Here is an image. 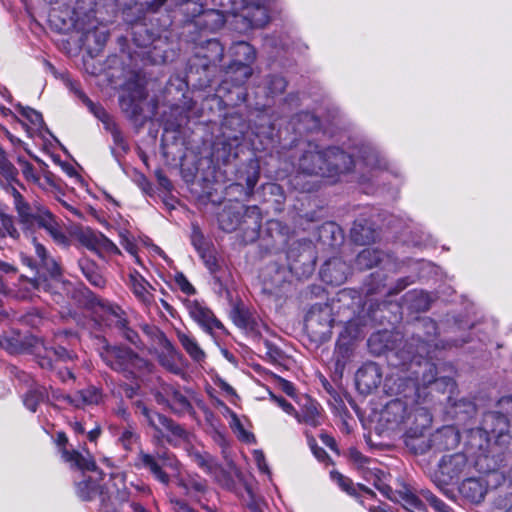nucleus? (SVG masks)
I'll return each instance as SVG.
<instances>
[{"instance_id":"f257e3e1","label":"nucleus","mask_w":512,"mask_h":512,"mask_svg":"<svg viewBox=\"0 0 512 512\" xmlns=\"http://www.w3.org/2000/svg\"><path fill=\"white\" fill-rule=\"evenodd\" d=\"M385 387L391 394L402 396L391 400L381 412V421L389 430L407 428L412 436L421 435L432 422L426 407L420 405V386L411 377L388 378Z\"/></svg>"},{"instance_id":"f03ea898","label":"nucleus","mask_w":512,"mask_h":512,"mask_svg":"<svg viewBox=\"0 0 512 512\" xmlns=\"http://www.w3.org/2000/svg\"><path fill=\"white\" fill-rule=\"evenodd\" d=\"M5 191L11 198L17 224L26 236L32 237L37 229L42 228L57 244L69 243V238L55 216L45 206L29 201L14 185L6 186Z\"/></svg>"},{"instance_id":"7ed1b4c3","label":"nucleus","mask_w":512,"mask_h":512,"mask_svg":"<svg viewBox=\"0 0 512 512\" xmlns=\"http://www.w3.org/2000/svg\"><path fill=\"white\" fill-rule=\"evenodd\" d=\"M357 163L358 160L337 147L321 149L310 143L299 158L298 169L307 175L333 177L350 171Z\"/></svg>"},{"instance_id":"20e7f679","label":"nucleus","mask_w":512,"mask_h":512,"mask_svg":"<svg viewBox=\"0 0 512 512\" xmlns=\"http://www.w3.org/2000/svg\"><path fill=\"white\" fill-rule=\"evenodd\" d=\"M61 455L71 468L82 472V479L76 482V493L79 498L90 501L99 496L102 512H118L109 508L108 500L110 498L99 483L102 480V473L97 471L93 458L89 454L83 455L75 450L68 451L65 448L61 450Z\"/></svg>"},{"instance_id":"39448f33","label":"nucleus","mask_w":512,"mask_h":512,"mask_svg":"<svg viewBox=\"0 0 512 512\" xmlns=\"http://www.w3.org/2000/svg\"><path fill=\"white\" fill-rule=\"evenodd\" d=\"M100 357L107 366L128 379H136L151 372L152 365L129 347L105 345L100 351Z\"/></svg>"},{"instance_id":"423d86ee","label":"nucleus","mask_w":512,"mask_h":512,"mask_svg":"<svg viewBox=\"0 0 512 512\" xmlns=\"http://www.w3.org/2000/svg\"><path fill=\"white\" fill-rule=\"evenodd\" d=\"M509 422L505 414L500 411H490L483 415L481 426L469 431L468 443L471 448L484 453L492 439L500 442L508 431Z\"/></svg>"},{"instance_id":"0eeeda50","label":"nucleus","mask_w":512,"mask_h":512,"mask_svg":"<svg viewBox=\"0 0 512 512\" xmlns=\"http://www.w3.org/2000/svg\"><path fill=\"white\" fill-rule=\"evenodd\" d=\"M138 461L142 467L149 470L155 479L164 485H168L170 482V477L164 469H170L176 473L180 468V462L169 452H158L157 454L140 452Z\"/></svg>"},{"instance_id":"6e6552de","label":"nucleus","mask_w":512,"mask_h":512,"mask_svg":"<svg viewBox=\"0 0 512 512\" xmlns=\"http://www.w3.org/2000/svg\"><path fill=\"white\" fill-rule=\"evenodd\" d=\"M267 0H241V8L235 16L237 29L245 31L263 27L269 21Z\"/></svg>"},{"instance_id":"1a4fd4ad","label":"nucleus","mask_w":512,"mask_h":512,"mask_svg":"<svg viewBox=\"0 0 512 512\" xmlns=\"http://www.w3.org/2000/svg\"><path fill=\"white\" fill-rule=\"evenodd\" d=\"M437 369L433 363L426 361L421 371V378L418 376L412 378L420 386L421 402L427 397L426 389H429V393L432 391L445 393L451 392L455 387V382L451 377H436Z\"/></svg>"},{"instance_id":"9d476101","label":"nucleus","mask_w":512,"mask_h":512,"mask_svg":"<svg viewBox=\"0 0 512 512\" xmlns=\"http://www.w3.org/2000/svg\"><path fill=\"white\" fill-rule=\"evenodd\" d=\"M134 405L136 413L141 414L145 418L148 425L155 429L156 431L162 432L163 430H166L177 439L187 438V431L181 425L174 422L172 419L149 409L146 406V404L142 401H136Z\"/></svg>"},{"instance_id":"9b49d317","label":"nucleus","mask_w":512,"mask_h":512,"mask_svg":"<svg viewBox=\"0 0 512 512\" xmlns=\"http://www.w3.org/2000/svg\"><path fill=\"white\" fill-rule=\"evenodd\" d=\"M182 13L187 18L200 17L197 25H204L209 30L221 28L226 19L216 9L204 10L203 4L197 0H185L181 3Z\"/></svg>"},{"instance_id":"f8f14e48","label":"nucleus","mask_w":512,"mask_h":512,"mask_svg":"<svg viewBox=\"0 0 512 512\" xmlns=\"http://www.w3.org/2000/svg\"><path fill=\"white\" fill-rule=\"evenodd\" d=\"M333 322L332 309L327 304L313 305L305 318L306 328L318 337L330 334Z\"/></svg>"},{"instance_id":"ddd939ff","label":"nucleus","mask_w":512,"mask_h":512,"mask_svg":"<svg viewBox=\"0 0 512 512\" xmlns=\"http://www.w3.org/2000/svg\"><path fill=\"white\" fill-rule=\"evenodd\" d=\"M467 467V457L463 453L443 456L439 463L438 473L441 479L436 481L438 487L447 485L450 481L458 478Z\"/></svg>"},{"instance_id":"4468645a","label":"nucleus","mask_w":512,"mask_h":512,"mask_svg":"<svg viewBox=\"0 0 512 512\" xmlns=\"http://www.w3.org/2000/svg\"><path fill=\"white\" fill-rule=\"evenodd\" d=\"M165 393L170 397L169 408L176 415H192L194 408L192 401L196 400V395L192 390L182 391L172 385L164 386Z\"/></svg>"},{"instance_id":"2eb2a0df","label":"nucleus","mask_w":512,"mask_h":512,"mask_svg":"<svg viewBox=\"0 0 512 512\" xmlns=\"http://www.w3.org/2000/svg\"><path fill=\"white\" fill-rule=\"evenodd\" d=\"M81 242L86 248L95 252L101 258L107 255L120 254L118 247L100 232H84L81 236Z\"/></svg>"},{"instance_id":"dca6fc26","label":"nucleus","mask_w":512,"mask_h":512,"mask_svg":"<svg viewBox=\"0 0 512 512\" xmlns=\"http://www.w3.org/2000/svg\"><path fill=\"white\" fill-rule=\"evenodd\" d=\"M126 285L141 304L146 307L152 305L154 302V288L137 270L129 272Z\"/></svg>"},{"instance_id":"f3484780","label":"nucleus","mask_w":512,"mask_h":512,"mask_svg":"<svg viewBox=\"0 0 512 512\" xmlns=\"http://www.w3.org/2000/svg\"><path fill=\"white\" fill-rule=\"evenodd\" d=\"M187 309L191 318L197 322L207 333L212 334L215 329L224 330V325L214 316L213 312L197 301H189Z\"/></svg>"},{"instance_id":"a211bd4d","label":"nucleus","mask_w":512,"mask_h":512,"mask_svg":"<svg viewBox=\"0 0 512 512\" xmlns=\"http://www.w3.org/2000/svg\"><path fill=\"white\" fill-rule=\"evenodd\" d=\"M356 385L362 393H370L376 389L382 381V372L380 367L369 362L358 369L355 375Z\"/></svg>"},{"instance_id":"6ab92c4d","label":"nucleus","mask_w":512,"mask_h":512,"mask_svg":"<svg viewBox=\"0 0 512 512\" xmlns=\"http://www.w3.org/2000/svg\"><path fill=\"white\" fill-rule=\"evenodd\" d=\"M349 273V266L340 258L329 259L320 270L322 281L333 286L343 284Z\"/></svg>"},{"instance_id":"aec40b11","label":"nucleus","mask_w":512,"mask_h":512,"mask_svg":"<svg viewBox=\"0 0 512 512\" xmlns=\"http://www.w3.org/2000/svg\"><path fill=\"white\" fill-rule=\"evenodd\" d=\"M146 96L144 87L134 85L133 89L119 99L122 111L131 119L137 118L142 113V102Z\"/></svg>"},{"instance_id":"412c9836","label":"nucleus","mask_w":512,"mask_h":512,"mask_svg":"<svg viewBox=\"0 0 512 512\" xmlns=\"http://www.w3.org/2000/svg\"><path fill=\"white\" fill-rule=\"evenodd\" d=\"M487 483L480 478L465 479L460 487L461 496L472 504L481 503L487 494Z\"/></svg>"},{"instance_id":"4be33fe9","label":"nucleus","mask_w":512,"mask_h":512,"mask_svg":"<svg viewBox=\"0 0 512 512\" xmlns=\"http://www.w3.org/2000/svg\"><path fill=\"white\" fill-rule=\"evenodd\" d=\"M459 441V431L451 425L438 429L430 439L431 447L439 451L454 449Z\"/></svg>"},{"instance_id":"5701e85b","label":"nucleus","mask_w":512,"mask_h":512,"mask_svg":"<svg viewBox=\"0 0 512 512\" xmlns=\"http://www.w3.org/2000/svg\"><path fill=\"white\" fill-rule=\"evenodd\" d=\"M392 261L391 255L374 248H366L357 255L355 265L359 270H365L371 269L381 263H384V266L387 267Z\"/></svg>"},{"instance_id":"b1692460","label":"nucleus","mask_w":512,"mask_h":512,"mask_svg":"<svg viewBox=\"0 0 512 512\" xmlns=\"http://www.w3.org/2000/svg\"><path fill=\"white\" fill-rule=\"evenodd\" d=\"M108 39V32L105 27L91 25L85 29L82 35V43L89 53H98Z\"/></svg>"},{"instance_id":"393cba45","label":"nucleus","mask_w":512,"mask_h":512,"mask_svg":"<svg viewBox=\"0 0 512 512\" xmlns=\"http://www.w3.org/2000/svg\"><path fill=\"white\" fill-rule=\"evenodd\" d=\"M102 397L101 390L94 386L79 390L73 395L63 396L65 401L77 408L99 404L102 401Z\"/></svg>"},{"instance_id":"a878e982","label":"nucleus","mask_w":512,"mask_h":512,"mask_svg":"<svg viewBox=\"0 0 512 512\" xmlns=\"http://www.w3.org/2000/svg\"><path fill=\"white\" fill-rule=\"evenodd\" d=\"M252 75V68L248 64L232 62L225 71V84L241 86L247 82Z\"/></svg>"},{"instance_id":"bb28decb","label":"nucleus","mask_w":512,"mask_h":512,"mask_svg":"<svg viewBox=\"0 0 512 512\" xmlns=\"http://www.w3.org/2000/svg\"><path fill=\"white\" fill-rule=\"evenodd\" d=\"M196 55L205 60L202 66L207 68L210 65H216L222 61L224 48L218 40L210 39L206 42V46L202 47Z\"/></svg>"},{"instance_id":"cd10ccee","label":"nucleus","mask_w":512,"mask_h":512,"mask_svg":"<svg viewBox=\"0 0 512 512\" xmlns=\"http://www.w3.org/2000/svg\"><path fill=\"white\" fill-rule=\"evenodd\" d=\"M351 239L360 245L369 244L376 238V230L367 220H356L351 228Z\"/></svg>"},{"instance_id":"c85d7f7f","label":"nucleus","mask_w":512,"mask_h":512,"mask_svg":"<svg viewBox=\"0 0 512 512\" xmlns=\"http://www.w3.org/2000/svg\"><path fill=\"white\" fill-rule=\"evenodd\" d=\"M78 266L82 271L87 281L98 288H103L106 284L104 277L102 276L98 265L87 257H82L78 260Z\"/></svg>"},{"instance_id":"c756f323","label":"nucleus","mask_w":512,"mask_h":512,"mask_svg":"<svg viewBox=\"0 0 512 512\" xmlns=\"http://www.w3.org/2000/svg\"><path fill=\"white\" fill-rule=\"evenodd\" d=\"M176 335L183 349L186 351V353L191 357L193 361L202 362L205 359V352L190 333H186L181 330H176Z\"/></svg>"},{"instance_id":"7c9ffc66","label":"nucleus","mask_w":512,"mask_h":512,"mask_svg":"<svg viewBox=\"0 0 512 512\" xmlns=\"http://www.w3.org/2000/svg\"><path fill=\"white\" fill-rule=\"evenodd\" d=\"M33 245L35 254L39 259V265H41L49 273L50 276H59L61 274L60 266L56 260L49 255L47 249L35 238H33Z\"/></svg>"},{"instance_id":"2f4dec72","label":"nucleus","mask_w":512,"mask_h":512,"mask_svg":"<svg viewBox=\"0 0 512 512\" xmlns=\"http://www.w3.org/2000/svg\"><path fill=\"white\" fill-rule=\"evenodd\" d=\"M230 316L233 323L241 329L253 331L257 326L255 317L243 306H234Z\"/></svg>"},{"instance_id":"473e14b6","label":"nucleus","mask_w":512,"mask_h":512,"mask_svg":"<svg viewBox=\"0 0 512 512\" xmlns=\"http://www.w3.org/2000/svg\"><path fill=\"white\" fill-rule=\"evenodd\" d=\"M230 53L234 57L232 62L248 64L249 66L256 59L255 49L245 41L234 43L230 48Z\"/></svg>"},{"instance_id":"72a5a7b5","label":"nucleus","mask_w":512,"mask_h":512,"mask_svg":"<svg viewBox=\"0 0 512 512\" xmlns=\"http://www.w3.org/2000/svg\"><path fill=\"white\" fill-rule=\"evenodd\" d=\"M71 88L74 90L79 99H81V101L88 107L89 111L103 123L104 128L114 122L111 116L101 105L95 104L87 97L83 91L77 88L74 84L71 85Z\"/></svg>"},{"instance_id":"f704fd0d","label":"nucleus","mask_w":512,"mask_h":512,"mask_svg":"<svg viewBox=\"0 0 512 512\" xmlns=\"http://www.w3.org/2000/svg\"><path fill=\"white\" fill-rule=\"evenodd\" d=\"M242 213L233 207H225L218 216L220 228L225 232H232L241 223Z\"/></svg>"},{"instance_id":"c9c22d12","label":"nucleus","mask_w":512,"mask_h":512,"mask_svg":"<svg viewBox=\"0 0 512 512\" xmlns=\"http://www.w3.org/2000/svg\"><path fill=\"white\" fill-rule=\"evenodd\" d=\"M352 356V344L350 342L338 341L333 355L335 370L339 373H342L347 363L351 360Z\"/></svg>"},{"instance_id":"e433bc0d","label":"nucleus","mask_w":512,"mask_h":512,"mask_svg":"<svg viewBox=\"0 0 512 512\" xmlns=\"http://www.w3.org/2000/svg\"><path fill=\"white\" fill-rule=\"evenodd\" d=\"M191 460L206 473L215 474L219 467L215 459L207 452L192 449L189 451Z\"/></svg>"},{"instance_id":"4c0bfd02","label":"nucleus","mask_w":512,"mask_h":512,"mask_svg":"<svg viewBox=\"0 0 512 512\" xmlns=\"http://www.w3.org/2000/svg\"><path fill=\"white\" fill-rule=\"evenodd\" d=\"M174 476L177 478L178 486L184 488L187 493L192 491L196 493H205L207 491L206 481L199 476L188 475L187 477H184L180 474L179 470L174 474Z\"/></svg>"},{"instance_id":"58836bf2","label":"nucleus","mask_w":512,"mask_h":512,"mask_svg":"<svg viewBox=\"0 0 512 512\" xmlns=\"http://www.w3.org/2000/svg\"><path fill=\"white\" fill-rule=\"evenodd\" d=\"M298 422L305 423L311 427L320 425V410L315 403L306 404L301 413H295Z\"/></svg>"},{"instance_id":"ea45409f","label":"nucleus","mask_w":512,"mask_h":512,"mask_svg":"<svg viewBox=\"0 0 512 512\" xmlns=\"http://www.w3.org/2000/svg\"><path fill=\"white\" fill-rule=\"evenodd\" d=\"M47 398V392L44 387H33L23 396L25 407L31 412H36L37 407Z\"/></svg>"},{"instance_id":"a19ab883","label":"nucleus","mask_w":512,"mask_h":512,"mask_svg":"<svg viewBox=\"0 0 512 512\" xmlns=\"http://www.w3.org/2000/svg\"><path fill=\"white\" fill-rule=\"evenodd\" d=\"M182 355L176 350L172 352H161L158 354V361L162 367L173 374H180L182 369L180 360Z\"/></svg>"},{"instance_id":"79ce46f5","label":"nucleus","mask_w":512,"mask_h":512,"mask_svg":"<svg viewBox=\"0 0 512 512\" xmlns=\"http://www.w3.org/2000/svg\"><path fill=\"white\" fill-rule=\"evenodd\" d=\"M227 412L231 417L230 427L233 430V432L237 435L238 439L246 443L254 442V435L244 428V425L238 418L237 414L229 408H227Z\"/></svg>"},{"instance_id":"37998d69","label":"nucleus","mask_w":512,"mask_h":512,"mask_svg":"<svg viewBox=\"0 0 512 512\" xmlns=\"http://www.w3.org/2000/svg\"><path fill=\"white\" fill-rule=\"evenodd\" d=\"M16 110L32 125L33 130L40 131L44 127L42 115L38 111L21 104L16 105Z\"/></svg>"},{"instance_id":"c03bdc74","label":"nucleus","mask_w":512,"mask_h":512,"mask_svg":"<svg viewBox=\"0 0 512 512\" xmlns=\"http://www.w3.org/2000/svg\"><path fill=\"white\" fill-rule=\"evenodd\" d=\"M400 501L403 507L410 512H425V505L412 492L406 491L400 494Z\"/></svg>"},{"instance_id":"a18cd8bd","label":"nucleus","mask_w":512,"mask_h":512,"mask_svg":"<svg viewBox=\"0 0 512 512\" xmlns=\"http://www.w3.org/2000/svg\"><path fill=\"white\" fill-rule=\"evenodd\" d=\"M191 243L202 258H205L206 252L209 251L208 243L198 225H192Z\"/></svg>"},{"instance_id":"49530a36","label":"nucleus","mask_w":512,"mask_h":512,"mask_svg":"<svg viewBox=\"0 0 512 512\" xmlns=\"http://www.w3.org/2000/svg\"><path fill=\"white\" fill-rule=\"evenodd\" d=\"M0 224L5 233L14 240L20 238V231L17 228L16 217L7 213H0Z\"/></svg>"},{"instance_id":"de8ad7c7","label":"nucleus","mask_w":512,"mask_h":512,"mask_svg":"<svg viewBox=\"0 0 512 512\" xmlns=\"http://www.w3.org/2000/svg\"><path fill=\"white\" fill-rule=\"evenodd\" d=\"M214 6L220 8L216 9L222 16L225 18L224 14H231L235 18V16L239 13V9L241 8V0H212Z\"/></svg>"},{"instance_id":"09e8293b","label":"nucleus","mask_w":512,"mask_h":512,"mask_svg":"<svg viewBox=\"0 0 512 512\" xmlns=\"http://www.w3.org/2000/svg\"><path fill=\"white\" fill-rule=\"evenodd\" d=\"M0 346L11 354L19 353L24 348L20 335L15 333L11 336L0 337Z\"/></svg>"},{"instance_id":"8fccbe9b","label":"nucleus","mask_w":512,"mask_h":512,"mask_svg":"<svg viewBox=\"0 0 512 512\" xmlns=\"http://www.w3.org/2000/svg\"><path fill=\"white\" fill-rule=\"evenodd\" d=\"M420 495L430 504L435 512H452V508L435 496L430 490L423 489Z\"/></svg>"},{"instance_id":"3c124183","label":"nucleus","mask_w":512,"mask_h":512,"mask_svg":"<svg viewBox=\"0 0 512 512\" xmlns=\"http://www.w3.org/2000/svg\"><path fill=\"white\" fill-rule=\"evenodd\" d=\"M105 129L110 132L112 138H113V142L115 144V146L122 152H127L129 150V145L127 143V141L125 140L122 132L120 131V129L118 128V126L116 125L115 122H112L111 124H109L107 127H105Z\"/></svg>"},{"instance_id":"603ef678","label":"nucleus","mask_w":512,"mask_h":512,"mask_svg":"<svg viewBox=\"0 0 512 512\" xmlns=\"http://www.w3.org/2000/svg\"><path fill=\"white\" fill-rule=\"evenodd\" d=\"M246 173V187L249 193H252L260 178V168L258 163L251 161Z\"/></svg>"},{"instance_id":"864d4df0","label":"nucleus","mask_w":512,"mask_h":512,"mask_svg":"<svg viewBox=\"0 0 512 512\" xmlns=\"http://www.w3.org/2000/svg\"><path fill=\"white\" fill-rule=\"evenodd\" d=\"M287 86L286 80L281 76H271L267 81V89L271 95H277L284 92Z\"/></svg>"},{"instance_id":"5fc2aeb1","label":"nucleus","mask_w":512,"mask_h":512,"mask_svg":"<svg viewBox=\"0 0 512 512\" xmlns=\"http://www.w3.org/2000/svg\"><path fill=\"white\" fill-rule=\"evenodd\" d=\"M263 348H264L265 357L269 361L276 363L282 359V357H283L282 350L279 347H277L276 345H274L272 342L265 340L263 342Z\"/></svg>"},{"instance_id":"6e6d98bb","label":"nucleus","mask_w":512,"mask_h":512,"mask_svg":"<svg viewBox=\"0 0 512 512\" xmlns=\"http://www.w3.org/2000/svg\"><path fill=\"white\" fill-rule=\"evenodd\" d=\"M361 160L367 166L372 168H382L383 165L379 159L378 153L372 148H366L365 151L360 155Z\"/></svg>"},{"instance_id":"4d7b16f0","label":"nucleus","mask_w":512,"mask_h":512,"mask_svg":"<svg viewBox=\"0 0 512 512\" xmlns=\"http://www.w3.org/2000/svg\"><path fill=\"white\" fill-rule=\"evenodd\" d=\"M137 440L138 435L131 427L123 429L119 436V442L126 450H131Z\"/></svg>"},{"instance_id":"13d9d810","label":"nucleus","mask_w":512,"mask_h":512,"mask_svg":"<svg viewBox=\"0 0 512 512\" xmlns=\"http://www.w3.org/2000/svg\"><path fill=\"white\" fill-rule=\"evenodd\" d=\"M94 5H95L94 0H78L76 7L74 8V13L77 17V21L80 20L81 15H84L87 18H90L91 14L93 13Z\"/></svg>"},{"instance_id":"bf43d9fd","label":"nucleus","mask_w":512,"mask_h":512,"mask_svg":"<svg viewBox=\"0 0 512 512\" xmlns=\"http://www.w3.org/2000/svg\"><path fill=\"white\" fill-rule=\"evenodd\" d=\"M118 499L122 503H126L131 512H145L147 509L130 497V494L126 491L118 492Z\"/></svg>"},{"instance_id":"052dcab7","label":"nucleus","mask_w":512,"mask_h":512,"mask_svg":"<svg viewBox=\"0 0 512 512\" xmlns=\"http://www.w3.org/2000/svg\"><path fill=\"white\" fill-rule=\"evenodd\" d=\"M174 280L176 284L179 286L180 290L187 294V295H193L196 293L195 288L193 285L188 281L186 276L182 272H177L175 274Z\"/></svg>"},{"instance_id":"680f3d73","label":"nucleus","mask_w":512,"mask_h":512,"mask_svg":"<svg viewBox=\"0 0 512 512\" xmlns=\"http://www.w3.org/2000/svg\"><path fill=\"white\" fill-rule=\"evenodd\" d=\"M330 476L344 491L350 493L352 489V482L349 478L345 477L338 471H331Z\"/></svg>"},{"instance_id":"e2e57ef3","label":"nucleus","mask_w":512,"mask_h":512,"mask_svg":"<svg viewBox=\"0 0 512 512\" xmlns=\"http://www.w3.org/2000/svg\"><path fill=\"white\" fill-rule=\"evenodd\" d=\"M50 354L53 355L57 365L61 361L66 362L68 360H73L74 358V355L64 347L50 348Z\"/></svg>"},{"instance_id":"0e129e2a","label":"nucleus","mask_w":512,"mask_h":512,"mask_svg":"<svg viewBox=\"0 0 512 512\" xmlns=\"http://www.w3.org/2000/svg\"><path fill=\"white\" fill-rule=\"evenodd\" d=\"M38 364L42 369L52 370L57 368L54 357L50 354V349H46L45 354L38 357Z\"/></svg>"},{"instance_id":"69168bd1","label":"nucleus","mask_w":512,"mask_h":512,"mask_svg":"<svg viewBox=\"0 0 512 512\" xmlns=\"http://www.w3.org/2000/svg\"><path fill=\"white\" fill-rule=\"evenodd\" d=\"M22 173L24 175V177L28 180V181H31V182H38L39 181V175L37 174L34 166L27 162V161H24L22 163Z\"/></svg>"},{"instance_id":"338daca9","label":"nucleus","mask_w":512,"mask_h":512,"mask_svg":"<svg viewBox=\"0 0 512 512\" xmlns=\"http://www.w3.org/2000/svg\"><path fill=\"white\" fill-rule=\"evenodd\" d=\"M271 399L279 406L283 409V411H285L287 414H290V415H294L295 416V413L296 410L295 408L293 407V405L288 402L285 398L283 397H277L275 395H271Z\"/></svg>"},{"instance_id":"774afa93","label":"nucleus","mask_w":512,"mask_h":512,"mask_svg":"<svg viewBox=\"0 0 512 512\" xmlns=\"http://www.w3.org/2000/svg\"><path fill=\"white\" fill-rule=\"evenodd\" d=\"M498 406L501 409L500 412H505L506 416L509 415L512 417V396L502 397L498 401Z\"/></svg>"}]
</instances>
